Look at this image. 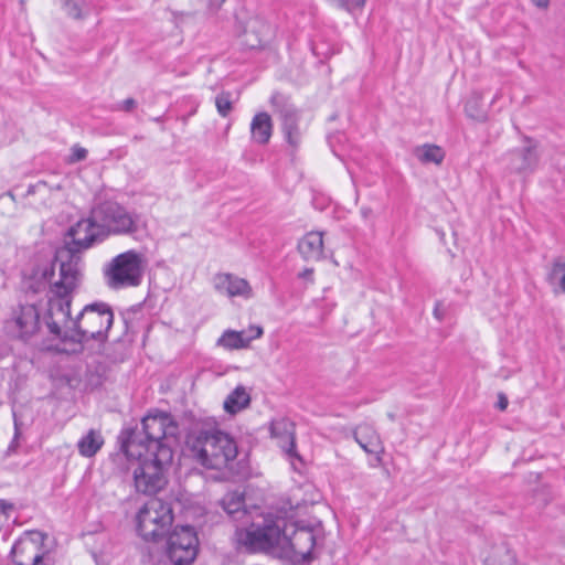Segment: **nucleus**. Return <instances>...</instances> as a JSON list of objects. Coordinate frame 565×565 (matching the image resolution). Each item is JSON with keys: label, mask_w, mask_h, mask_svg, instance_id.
Returning a JSON list of instances; mask_svg holds the SVG:
<instances>
[{"label": "nucleus", "mask_w": 565, "mask_h": 565, "mask_svg": "<svg viewBox=\"0 0 565 565\" xmlns=\"http://www.w3.org/2000/svg\"><path fill=\"white\" fill-rule=\"evenodd\" d=\"M532 2L540 9H546L550 6V0H532Z\"/></svg>", "instance_id": "39"}, {"label": "nucleus", "mask_w": 565, "mask_h": 565, "mask_svg": "<svg viewBox=\"0 0 565 565\" xmlns=\"http://www.w3.org/2000/svg\"><path fill=\"white\" fill-rule=\"evenodd\" d=\"M58 271V279L50 287L51 296L47 300L44 322L50 334L61 339H72L76 317L71 316V305L74 294L82 284L83 274L71 269L70 266Z\"/></svg>", "instance_id": "3"}, {"label": "nucleus", "mask_w": 565, "mask_h": 565, "mask_svg": "<svg viewBox=\"0 0 565 565\" xmlns=\"http://www.w3.org/2000/svg\"><path fill=\"white\" fill-rule=\"evenodd\" d=\"M143 257L130 249L114 257L104 269L106 284L111 289L137 287L143 274Z\"/></svg>", "instance_id": "9"}, {"label": "nucleus", "mask_w": 565, "mask_h": 565, "mask_svg": "<svg viewBox=\"0 0 565 565\" xmlns=\"http://www.w3.org/2000/svg\"><path fill=\"white\" fill-rule=\"evenodd\" d=\"M525 145L507 154L508 166L511 171L518 173H531L539 163L536 143L529 137L524 138Z\"/></svg>", "instance_id": "16"}, {"label": "nucleus", "mask_w": 565, "mask_h": 565, "mask_svg": "<svg viewBox=\"0 0 565 565\" xmlns=\"http://www.w3.org/2000/svg\"><path fill=\"white\" fill-rule=\"evenodd\" d=\"M269 34V25L259 19L249 20L244 32L239 35L241 45L254 50L263 46Z\"/></svg>", "instance_id": "20"}, {"label": "nucleus", "mask_w": 565, "mask_h": 565, "mask_svg": "<svg viewBox=\"0 0 565 565\" xmlns=\"http://www.w3.org/2000/svg\"><path fill=\"white\" fill-rule=\"evenodd\" d=\"M142 431L129 433L121 449L127 458H141L143 454L156 455L159 461L171 463L172 447L178 443L179 424L166 412L150 413L141 420Z\"/></svg>", "instance_id": "1"}, {"label": "nucleus", "mask_w": 565, "mask_h": 565, "mask_svg": "<svg viewBox=\"0 0 565 565\" xmlns=\"http://www.w3.org/2000/svg\"><path fill=\"white\" fill-rule=\"evenodd\" d=\"M284 521L263 520L256 530H239L236 533L237 548L247 552L266 551L274 547H290L302 559H310L316 545V535L310 527H296L289 535L281 529Z\"/></svg>", "instance_id": "2"}, {"label": "nucleus", "mask_w": 565, "mask_h": 565, "mask_svg": "<svg viewBox=\"0 0 565 565\" xmlns=\"http://www.w3.org/2000/svg\"><path fill=\"white\" fill-rule=\"evenodd\" d=\"M173 522L171 504L158 498L149 499L137 514V531L145 541L157 542Z\"/></svg>", "instance_id": "8"}, {"label": "nucleus", "mask_w": 565, "mask_h": 565, "mask_svg": "<svg viewBox=\"0 0 565 565\" xmlns=\"http://www.w3.org/2000/svg\"><path fill=\"white\" fill-rule=\"evenodd\" d=\"M231 97L232 95L230 92H222L215 97V106L217 113L224 118L227 117L233 109Z\"/></svg>", "instance_id": "28"}, {"label": "nucleus", "mask_w": 565, "mask_h": 565, "mask_svg": "<svg viewBox=\"0 0 565 565\" xmlns=\"http://www.w3.org/2000/svg\"><path fill=\"white\" fill-rule=\"evenodd\" d=\"M434 316L438 319V320H443V313L439 309V305H437L434 309Z\"/></svg>", "instance_id": "41"}, {"label": "nucleus", "mask_w": 565, "mask_h": 565, "mask_svg": "<svg viewBox=\"0 0 565 565\" xmlns=\"http://www.w3.org/2000/svg\"><path fill=\"white\" fill-rule=\"evenodd\" d=\"M363 220L367 221L373 216V210L370 206H362L360 210Z\"/></svg>", "instance_id": "37"}, {"label": "nucleus", "mask_w": 565, "mask_h": 565, "mask_svg": "<svg viewBox=\"0 0 565 565\" xmlns=\"http://www.w3.org/2000/svg\"><path fill=\"white\" fill-rule=\"evenodd\" d=\"M354 439L365 452L376 455V465H381L384 448L379 434L372 426L367 424L358 426L354 430Z\"/></svg>", "instance_id": "19"}, {"label": "nucleus", "mask_w": 565, "mask_h": 565, "mask_svg": "<svg viewBox=\"0 0 565 565\" xmlns=\"http://www.w3.org/2000/svg\"><path fill=\"white\" fill-rule=\"evenodd\" d=\"M271 436L279 440L280 448L290 457H297L295 425L287 418H278L270 424Z\"/></svg>", "instance_id": "18"}, {"label": "nucleus", "mask_w": 565, "mask_h": 565, "mask_svg": "<svg viewBox=\"0 0 565 565\" xmlns=\"http://www.w3.org/2000/svg\"><path fill=\"white\" fill-rule=\"evenodd\" d=\"M67 236L71 239L56 250L55 263L58 264L60 270L70 266L71 269L83 274L82 252L105 239L98 222L94 220L93 211L89 217L82 218L71 226Z\"/></svg>", "instance_id": "5"}, {"label": "nucleus", "mask_w": 565, "mask_h": 565, "mask_svg": "<svg viewBox=\"0 0 565 565\" xmlns=\"http://www.w3.org/2000/svg\"><path fill=\"white\" fill-rule=\"evenodd\" d=\"M222 510L227 514L230 520L235 523L236 530L234 540L236 541V533L239 530H256L263 524H255L252 514L245 508V495L241 492L233 491L226 493L220 501Z\"/></svg>", "instance_id": "15"}, {"label": "nucleus", "mask_w": 565, "mask_h": 565, "mask_svg": "<svg viewBox=\"0 0 565 565\" xmlns=\"http://www.w3.org/2000/svg\"><path fill=\"white\" fill-rule=\"evenodd\" d=\"M18 435H19V433H18V430H15L14 439L11 441V444L8 447V450H7L8 454L15 451V449L18 447V443H17Z\"/></svg>", "instance_id": "40"}, {"label": "nucleus", "mask_w": 565, "mask_h": 565, "mask_svg": "<svg viewBox=\"0 0 565 565\" xmlns=\"http://www.w3.org/2000/svg\"><path fill=\"white\" fill-rule=\"evenodd\" d=\"M480 95L473 94L468 102L466 103L465 110L466 114L477 120H483L486 119V113L483 109L480 108Z\"/></svg>", "instance_id": "27"}, {"label": "nucleus", "mask_w": 565, "mask_h": 565, "mask_svg": "<svg viewBox=\"0 0 565 565\" xmlns=\"http://www.w3.org/2000/svg\"><path fill=\"white\" fill-rule=\"evenodd\" d=\"M114 322V312L106 302L86 305L76 316L72 340L83 343L89 340L105 342Z\"/></svg>", "instance_id": "7"}, {"label": "nucleus", "mask_w": 565, "mask_h": 565, "mask_svg": "<svg viewBox=\"0 0 565 565\" xmlns=\"http://www.w3.org/2000/svg\"><path fill=\"white\" fill-rule=\"evenodd\" d=\"M252 330L255 331L253 335H246L245 331L227 330L217 340V344L231 350L247 348L252 340L263 335V329L260 327H252Z\"/></svg>", "instance_id": "23"}, {"label": "nucleus", "mask_w": 565, "mask_h": 565, "mask_svg": "<svg viewBox=\"0 0 565 565\" xmlns=\"http://www.w3.org/2000/svg\"><path fill=\"white\" fill-rule=\"evenodd\" d=\"M270 104L281 121V131L285 140L292 148H298L301 142L299 111L290 103L289 98L280 93H274L271 95Z\"/></svg>", "instance_id": "14"}, {"label": "nucleus", "mask_w": 565, "mask_h": 565, "mask_svg": "<svg viewBox=\"0 0 565 565\" xmlns=\"http://www.w3.org/2000/svg\"><path fill=\"white\" fill-rule=\"evenodd\" d=\"M274 131L271 117L266 111L257 113L250 122V139L254 143L266 146Z\"/></svg>", "instance_id": "21"}, {"label": "nucleus", "mask_w": 565, "mask_h": 565, "mask_svg": "<svg viewBox=\"0 0 565 565\" xmlns=\"http://www.w3.org/2000/svg\"><path fill=\"white\" fill-rule=\"evenodd\" d=\"M337 7L352 11L355 9H361L365 4V0H330Z\"/></svg>", "instance_id": "32"}, {"label": "nucleus", "mask_w": 565, "mask_h": 565, "mask_svg": "<svg viewBox=\"0 0 565 565\" xmlns=\"http://www.w3.org/2000/svg\"><path fill=\"white\" fill-rule=\"evenodd\" d=\"M415 154L424 163L439 164L445 158L444 150L435 145H424L416 149Z\"/></svg>", "instance_id": "26"}, {"label": "nucleus", "mask_w": 565, "mask_h": 565, "mask_svg": "<svg viewBox=\"0 0 565 565\" xmlns=\"http://www.w3.org/2000/svg\"><path fill=\"white\" fill-rule=\"evenodd\" d=\"M565 274V256L556 257L553 263L550 273L547 274V280L551 285L555 282V280Z\"/></svg>", "instance_id": "30"}, {"label": "nucleus", "mask_w": 565, "mask_h": 565, "mask_svg": "<svg viewBox=\"0 0 565 565\" xmlns=\"http://www.w3.org/2000/svg\"><path fill=\"white\" fill-rule=\"evenodd\" d=\"M253 334H255V331H253L252 327H250L249 330H248V335H253Z\"/></svg>", "instance_id": "43"}, {"label": "nucleus", "mask_w": 565, "mask_h": 565, "mask_svg": "<svg viewBox=\"0 0 565 565\" xmlns=\"http://www.w3.org/2000/svg\"><path fill=\"white\" fill-rule=\"evenodd\" d=\"M104 445V437L99 430L89 429L78 441V452L86 458L95 456Z\"/></svg>", "instance_id": "24"}, {"label": "nucleus", "mask_w": 565, "mask_h": 565, "mask_svg": "<svg viewBox=\"0 0 565 565\" xmlns=\"http://www.w3.org/2000/svg\"><path fill=\"white\" fill-rule=\"evenodd\" d=\"M135 459L139 461L134 470L136 490L143 494H153L161 490L167 482L164 472L171 463L161 462L158 456L148 454Z\"/></svg>", "instance_id": "11"}, {"label": "nucleus", "mask_w": 565, "mask_h": 565, "mask_svg": "<svg viewBox=\"0 0 565 565\" xmlns=\"http://www.w3.org/2000/svg\"><path fill=\"white\" fill-rule=\"evenodd\" d=\"M299 278L306 279L309 282H313V269L312 268H306L301 273H299Z\"/></svg>", "instance_id": "36"}, {"label": "nucleus", "mask_w": 565, "mask_h": 565, "mask_svg": "<svg viewBox=\"0 0 565 565\" xmlns=\"http://www.w3.org/2000/svg\"><path fill=\"white\" fill-rule=\"evenodd\" d=\"M92 211L105 238L110 235H134L147 227V223L140 214L129 212L114 201L102 202Z\"/></svg>", "instance_id": "6"}, {"label": "nucleus", "mask_w": 565, "mask_h": 565, "mask_svg": "<svg viewBox=\"0 0 565 565\" xmlns=\"http://www.w3.org/2000/svg\"><path fill=\"white\" fill-rule=\"evenodd\" d=\"M63 8L66 11L67 15L73 19L81 20L84 17L82 13L81 6L74 0H63Z\"/></svg>", "instance_id": "31"}, {"label": "nucleus", "mask_w": 565, "mask_h": 565, "mask_svg": "<svg viewBox=\"0 0 565 565\" xmlns=\"http://www.w3.org/2000/svg\"><path fill=\"white\" fill-rule=\"evenodd\" d=\"M508 398L504 394H499V399H498V408L500 411H504L507 407H508Z\"/></svg>", "instance_id": "38"}, {"label": "nucleus", "mask_w": 565, "mask_h": 565, "mask_svg": "<svg viewBox=\"0 0 565 565\" xmlns=\"http://www.w3.org/2000/svg\"><path fill=\"white\" fill-rule=\"evenodd\" d=\"M41 307L36 303H18L4 320V330L12 339L30 341L41 330Z\"/></svg>", "instance_id": "10"}, {"label": "nucleus", "mask_w": 565, "mask_h": 565, "mask_svg": "<svg viewBox=\"0 0 565 565\" xmlns=\"http://www.w3.org/2000/svg\"><path fill=\"white\" fill-rule=\"evenodd\" d=\"M136 105L137 103L134 98H127L120 104V106H118V109L124 111H131L135 109Z\"/></svg>", "instance_id": "34"}, {"label": "nucleus", "mask_w": 565, "mask_h": 565, "mask_svg": "<svg viewBox=\"0 0 565 565\" xmlns=\"http://www.w3.org/2000/svg\"><path fill=\"white\" fill-rule=\"evenodd\" d=\"M559 288L563 292H565V274L561 276L559 278Z\"/></svg>", "instance_id": "42"}, {"label": "nucleus", "mask_w": 565, "mask_h": 565, "mask_svg": "<svg viewBox=\"0 0 565 565\" xmlns=\"http://www.w3.org/2000/svg\"><path fill=\"white\" fill-rule=\"evenodd\" d=\"M298 250L305 260L317 262L323 255V234L309 232L298 242Z\"/></svg>", "instance_id": "22"}, {"label": "nucleus", "mask_w": 565, "mask_h": 565, "mask_svg": "<svg viewBox=\"0 0 565 565\" xmlns=\"http://www.w3.org/2000/svg\"><path fill=\"white\" fill-rule=\"evenodd\" d=\"M186 445L191 456L209 469H223L237 456L234 438L215 426H203L190 433Z\"/></svg>", "instance_id": "4"}, {"label": "nucleus", "mask_w": 565, "mask_h": 565, "mask_svg": "<svg viewBox=\"0 0 565 565\" xmlns=\"http://www.w3.org/2000/svg\"><path fill=\"white\" fill-rule=\"evenodd\" d=\"M86 157H87V150L85 148H82L78 146L73 147L72 156H71L72 162H78V161L85 160Z\"/></svg>", "instance_id": "33"}, {"label": "nucleus", "mask_w": 565, "mask_h": 565, "mask_svg": "<svg viewBox=\"0 0 565 565\" xmlns=\"http://www.w3.org/2000/svg\"><path fill=\"white\" fill-rule=\"evenodd\" d=\"M45 535L39 531L24 533L11 548V557L15 565H46L44 562Z\"/></svg>", "instance_id": "13"}, {"label": "nucleus", "mask_w": 565, "mask_h": 565, "mask_svg": "<svg viewBox=\"0 0 565 565\" xmlns=\"http://www.w3.org/2000/svg\"><path fill=\"white\" fill-rule=\"evenodd\" d=\"M202 3H204L207 8L212 10H217L225 0H200Z\"/></svg>", "instance_id": "35"}, {"label": "nucleus", "mask_w": 565, "mask_h": 565, "mask_svg": "<svg viewBox=\"0 0 565 565\" xmlns=\"http://www.w3.org/2000/svg\"><path fill=\"white\" fill-rule=\"evenodd\" d=\"M514 554L507 547H499L491 557V565H515Z\"/></svg>", "instance_id": "29"}, {"label": "nucleus", "mask_w": 565, "mask_h": 565, "mask_svg": "<svg viewBox=\"0 0 565 565\" xmlns=\"http://www.w3.org/2000/svg\"><path fill=\"white\" fill-rule=\"evenodd\" d=\"M199 539L190 525L177 526L168 537L167 555L174 565H190L196 558Z\"/></svg>", "instance_id": "12"}, {"label": "nucleus", "mask_w": 565, "mask_h": 565, "mask_svg": "<svg viewBox=\"0 0 565 565\" xmlns=\"http://www.w3.org/2000/svg\"><path fill=\"white\" fill-rule=\"evenodd\" d=\"M214 289L223 296L230 298L243 297L249 299L253 297V288L249 282L231 273H218L213 278Z\"/></svg>", "instance_id": "17"}, {"label": "nucleus", "mask_w": 565, "mask_h": 565, "mask_svg": "<svg viewBox=\"0 0 565 565\" xmlns=\"http://www.w3.org/2000/svg\"><path fill=\"white\" fill-rule=\"evenodd\" d=\"M250 397L245 387L237 386L224 401V409L236 414L249 405Z\"/></svg>", "instance_id": "25"}]
</instances>
